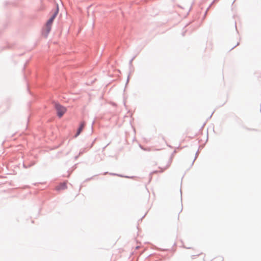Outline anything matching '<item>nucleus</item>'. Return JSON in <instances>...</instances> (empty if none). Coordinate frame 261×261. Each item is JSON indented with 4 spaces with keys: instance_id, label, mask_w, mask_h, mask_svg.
Segmentation results:
<instances>
[{
    "instance_id": "7ed1b4c3",
    "label": "nucleus",
    "mask_w": 261,
    "mask_h": 261,
    "mask_svg": "<svg viewBox=\"0 0 261 261\" xmlns=\"http://www.w3.org/2000/svg\"><path fill=\"white\" fill-rule=\"evenodd\" d=\"M67 188V182H64L60 184L59 185L56 187V190L57 191L64 190L66 189Z\"/></svg>"
},
{
    "instance_id": "20e7f679",
    "label": "nucleus",
    "mask_w": 261,
    "mask_h": 261,
    "mask_svg": "<svg viewBox=\"0 0 261 261\" xmlns=\"http://www.w3.org/2000/svg\"><path fill=\"white\" fill-rule=\"evenodd\" d=\"M85 126V123L84 122H83L81 123L80 126L77 130L76 134L75 135V137H77L80 134V133L82 132L83 129H84Z\"/></svg>"
},
{
    "instance_id": "f03ea898",
    "label": "nucleus",
    "mask_w": 261,
    "mask_h": 261,
    "mask_svg": "<svg viewBox=\"0 0 261 261\" xmlns=\"http://www.w3.org/2000/svg\"><path fill=\"white\" fill-rule=\"evenodd\" d=\"M56 109L58 116L61 118L66 111V109L59 104H56Z\"/></svg>"
},
{
    "instance_id": "f257e3e1",
    "label": "nucleus",
    "mask_w": 261,
    "mask_h": 261,
    "mask_svg": "<svg viewBox=\"0 0 261 261\" xmlns=\"http://www.w3.org/2000/svg\"><path fill=\"white\" fill-rule=\"evenodd\" d=\"M58 13V9L56 11V12L54 13V14L53 15V16L51 17V18L47 21L46 22V25H45V29L47 32V34L49 32L51 29V25L53 23V22L57 15Z\"/></svg>"
}]
</instances>
